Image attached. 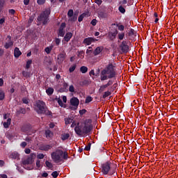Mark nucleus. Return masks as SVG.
Segmentation results:
<instances>
[{"mask_svg": "<svg viewBox=\"0 0 178 178\" xmlns=\"http://www.w3.org/2000/svg\"><path fill=\"white\" fill-rule=\"evenodd\" d=\"M51 159L54 163H63L65 161H67L69 155L67 152H63L62 149H57L55 152L51 154Z\"/></svg>", "mask_w": 178, "mask_h": 178, "instance_id": "nucleus-1", "label": "nucleus"}, {"mask_svg": "<svg viewBox=\"0 0 178 178\" xmlns=\"http://www.w3.org/2000/svg\"><path fill=\"white\" fill-rule=\"evenodd\" d=\"M79 124H80V123L78 122L74 128V131L77 136H83V134L90 136V134H91V131H92V124H86L82 128L81 126Z\"/></svg>", "mask_w": 178, "mask_h": 178, "instance_id": "nucleus-2", "label": "nucleus"}, {"mask_svg": "<svg viewBox=\"0 0 178 178\" xmlns=\"http://www.w3.org/2000/svg\"><path fill=\"white\" fill-rule=\"evenodd\" d=\"M35 111L38 115H47V116H52V112L48 110L45 102L41 100H38L36 102Z\"/></svg>", "mask_w": 178, "mask_h": 178, "instance_id": "nucleus-3", "label": "nucleus"}, {"mask_svg": "<svg viewBox=\"0 0 178 178\" xmlns=\"http://www.w3.org/2000/svg\"><path fill=\"white\" fill-rule=\"evenodd\" d=\"M102 74L108 75V79H113L116 77V66L113 63L107 65L102 70Z\"/></svg>", "mask_w": 178, "mask_h": 178, "instance_id": "nucleus-4", "label": "nucleus"}, {"mask_svg": "<svg viewBox=\"0 0 178 178\" xmlns=\"http://www.w3.org/2000/svg\"><path fill=\"white\" fill-rule=\"evenodd\" d=\"M49 15H51V8H47L38 16V21L41 22L43 26L48 24L49 22Z\"/></svg>", "mask_w": 178, "mask_h": 178, "instance_id": "nucleus-5", "label": "nucleus"}, {"mask_svg": "<svg viewBox=\"0 0 178 178\" xmlns=\"http://www.w3.org/2000/svg\"><path fill=\"white\" fill-rule=\"evenodd\" d=\"M111 165H112V163H111V161H106V163L102 164L101 168L103 175L109 174V171L111 170Z\"/></svg>", "mask_w": 178, "mask_h": 178, "instance_id": "nucleus-6", "label": "nucleus"}, {"mask_svg": "<svg viewBox=\"0 0 178 178\" xmlns=\"http://www.w3.org/2000/svg\"><path fill=\"white\" fill-rule=\"evenodd\" d=\"M70 105H72V106H75V107H71L70 108L72 111H76L77 109V107L79 106V104H80V100H79L77 97H73L70 100Z\"/></svg>", "mask_w": 178, "mask_h": 178, "instance_id": "nucleus-7", "label": "nucleus"}, {"mask_svg": "<svg viewBox=\"0 0 178 178\" xmlns=\"http://www.w3.org/2000/svg\"><path fill=\"white\" fill-rule=\"evenodd\" d=\"M120 49H121L122 54H127V52H129V45L127 44V41L123 40L120 44Z\"/></svg>", "mask_w": 178, "mask_h": 178, "instance_id": "nucleus-8", "label": "nucleus"}, {"mask_svg": "<svg viewBox=\"0 0 178 178\" xmlns=\"http://www.w3.org/2000/svg\"><path fill=\"white\" fill-rule=\"evenodd\" d=\"M120 6L118 8V10L119 12H120V13H126V9H124L126 8V6H129V3H127V1H122L120 2Z\"/></svg>", "mask_w": 178, "mask_h": 178, "instance_id": "nucleus-9", "label": "nucleus"}, {"mask_svg": "<svg viewBox=\"0 0 178 178\" xmlns=\"http://www.w3.org/2000/svg\"><path fill=\"white\" fill-rule=\"evenodd\" d=\"M119 31L117 29H115L113 31H109L108 33V38L110 41H114L115 38L118 36Z\"/></svg>", "mask_w": 178, "mask_h": 178, "instance_id": "nucleus-10", "label": "nucleus"}, {"mask_svg": "<svg viewBox=\"0 0 178 178\" xmlns=\"http://www.w3.org/2000/svg\"><path fill=\"white\" fill-rule=\"evenodd\" d=\"M96 41H98V40L94 38H91V37L86 38L83 41V44H84L85 45H91L92 42H95Z\"/></svg>", "mask_w": 178, "mask_h": 178, "instance_id": "nucleus-11", "label": "nucleus"}, {"mask_svg": "<svg viewBox=\"0 0 178 178\" xmlns=\"http://www.w3.org/2000/svg\"><path fill=\"white\" fill-rule=\"evenodd\" d=\"M66 59V53H60L57 56V63L58 65H62L63 61Z\"/></svg>", "mask_w": 178, "mask_h": 178, "instance_id": "nucleus-12", "label": "nucleus"}, {"mask_svg": "<svg viewBox=\"0 0 178 178\" xmlns=\"http://www.w3.org/2000/svg\"><path fill=\"white\" fill-rule=\"evenodd\" d=\"M33 156V154H31L30 156L22 161L24 166H26V165H32V163L34 162V159Z\"/></svg>", "mask_w": 178, "mask_h": 178, "instance_id": "nucleus-13", "label": "nucleus"}, {"mask_svg": "<svg viewBox=\"0 0 178 178\" xmlns=\"http://www.w3.org/2000/svg\"><path fill=\"white\" fill-rule=\"evenodd\" d=\"M52 148V145H41L40 146V151H46L48 152L49 149Z\"/></svg>", "mask_w": 178, "mask_h": 178, "instance_id": "nucleus-14", "label": "nucleus"}, {"mask_svg": "<svg viewBox=\"0 0 178 178\" xmlns=\"http://www.w3.org/2000/svg\"><path fill=\"white\" fill-rule=\"evenodd\" d=\"M21 130L22 131H23V133H26V131H30V130H31V125L29 124H24L21 127Z\"/></svg>", "mask_w": 178, "mask_h": 178, "instance_id": "nucleus-15", "label": "nucleus"}, {"mask_svg": "<svg viewBox=\"0 0 178 178\" xmlns=\"http://www.w3.org/2000/svg\"><path fill=\"white\" fill-rule=\"evenodd\" d=\"M72 37H73V33H72V32H67L64 36L65 42H69L72 39Z\"/></svg>", "mask_w": 178, "mask_h": 178, "instance_id": "nucleus-16", "label": "nucleus"}, {"mask_svg": "<svg viewBox=\"0 0 178 178\" xmlns=\"http://www.w3.org/2000/svg\"><path fill=\"white\" fill-rule=\"evenodd\" d=\"M22 55V51L18 47H15L14 49V56L15 58H19Z\"/></svg>", "mask_w": 178, "mask_h": 178, "instance_id": "nucleus-17", "label": "nucleus"}, {"mask_svg": "<svg viewBox=\"0 0 178 178\" xmlns=\"http://www.w3.org/2000/svg\"><path fill=\"white\" fill-rule=\"evenodd\" d=\"M44 134L46 136V138H52V137H54V132L49 129L46 130Z\"/></svg>", "mask_w": 178, "mask_h": 178, "instance_id": "nucleus-18", "label": "nucleus"}, {"mask_svg": "<svg viewBox=\"0 0 178 178\" xmlns=\"http://www.w3.org/2000/svg\"><path fill=\"white\" fill-rule=\"evenodd\" d=\"M102 52V47H97L93 51V55H95V56H97V55H99Z\"/></svg>", "mask_w": 178, "mask_h": 178, "instance_id": "nucleus-19", "label": "nucleus"}, {"mask_svg": "<svg viewBox=\"0 0 178 178\" xmlns=\"http://www.w3.org/2000/svg\"><path fill=\"white\" fill-rule=\"evenodd\" d=\"M12 122V119L8 118L6 122H4L3 126L4 129H8L9 126H10V123Z\"/></svg>", "mask_w": 178, "mask_h": 178, "instance_id": "nucleus-20", "label": "nucleus"}, {"mask_svg": "<svg viewBox=\"0 0 178 178\" xmlns=\"http://www.w3.org/2000/svg\"><path fill=\"white\" fill-rule=\"evenodd\" d=\"M107 74H102V70L100 74L101 81H105V80H108L109 79V75H106Z\"/></svg>", "mask_w": 178, "mask_h": 178, "instance_id": "nucleus-21", "label": "nucleus"}, {"mask_svg": "<svg viewBox=\"0 0 178 178\" xmlns=\"http://www.w3.org/2000/svg\"><path fill=\"white\" fill-rule=\"evenodd\" d=\"M98 17H101V19H106V17H108V14L104 11H99L98 13Z\"/></svg>", "mask_w": 178, "mask_h": 178, "instance_id": "nucleus-22", "label": "nucleus"}, {"mask_svg": "<svg viewBox=\"0 0 178 178\" xmlns=\"http://www.w3.org/2000/svg\"><path fill=\"white\" fill-rule=\"evenodd\" d=\"M10 47H13V41L8 40V42L5 44L4 48H6V49H9Z\"/></svg>", "mask_w": 178, "mask_h": 178, "instance_id": "nucleus-23", "label": "nucleus"}, {"mask_svg": "<svg viewBox=\"0 0 178 178\" xmlns=\"http://www.w3.org/2000/svg\"><path fill=\"white\" fill-rule=\"evenodd\" d=\"M54 48V45H50L49 47H47L44 49V52L47 54V55H49L51 54V51H52V49Z\"/></svg>", "mask_w": 178, "mask_h": 178, "instance_id": "nucleus-24", "label": "nucleus"}, {"mask_svg": "<svg viewBox=\"0 0 178 178\" xmlns=\"http://www.w3.org/2000/svg\"><path fill=\"white\" fill-rule=\"evenodd\" d=\"M112 26H116L120 31H123L124 30V25H120L119 24H112Z\"/></svg>", "mask_w": 178, "mask_h": 178, "instance_id": "nucleus-25", "label": "nucleus"}, {"mask_svg": "<svg viewBox=\"0 0 178 178\" xmlns=\"http://www.w3.org/2000/svg\"><path fill=\"white\" fill-rule=\"evenodd\" d=\"M87 72H88V67H87L86 66H81L80 67L81 73L86 74V73H87Z\"/></svg>", "mask_w": 178, "mask_h": 178, "instance_id": "nucleus-26", "label": "nucleus"}, {"mask_svg": "<svg viewBox=\"0 0 178 178\" xmlns=\"http://www.w3.org/2000/svg\"><path fill=\"white\" fill-rule=\"evenodd\" d=\"M70 137V135L69 134H63L61 135V140L63 141H65V140H67Z\"/></svg>", "mask_w": 178, "mask_h": 178, "instance_id": "nucleus-27", "label": "nucleus"}, {"mask_svg": "<svg viewBox=\"0 0 178 178\" xmlns=\"http://www.w3.org/2000/svg\"><path fill=\"white\" fill-rule=\"evenodd\" d=\"M17 115H20V113H22V115H26V108H20L19 111H17Z\"/></svg>", "mask_w": 178, "mask_h": 178, "instance_id": "nucleus-28", "label": "nucleus"}, {"mask_svg": "<svg viewBox=\"0 0 178 178\" xmlns=\"http://www.w3.org/2000/svg\"><path fill=\"white\" fill-rule=\"evenodd\" d=\"M46 92H47V95H52V94H54V88H48L46 90Z\"/></svg>", "mask_w": 178, "mask_h": 178, "instance_id": "nucleus-29", "label": "nucleus"}, {"mask_svg": "<svg viewBox=\"0 0 178 178\" xmlns=\"http://www.w3.org/2000/svg\"><path fill=\"white\" fill-rule=\"evenodd\" d=\"M45 165H46L47 168H49V169L52 170V168H54V165H52V163H51L48 161H45Z\"/></svg>", "mask_w": 178, "mask_h": 178, "instance_id": "nucleus-30", "label": "nucleus"}, {"mask_svg": "<svg viewBox=\"0 0 178 178\" xmlns=\"http://www.w3.org/2000/svg\"><path fill=\"white\" fill-rule=\"evenodd\" d=\"M76 67H77V65L76 64L70 67V68H69L70 73H73L74 72V70H76Z\"/></svg>", "mask_w": 178, "mask_h": 178, "instance_id": "nucleus-31", "label": "nucleus"}, {"mask_svg": "<svg viewBox=\"0 0 178 178\" xmlns=\"http://www.w3.org/2000/svg\"><path fill=\"white\" fill-rule=\"evenodd\" d=\"M3 99H5V92L0 90V101H3Z\"/></svg>", "mask_w": 178, "mask_h": 178, "instance_id": "nucleus-32", "label": "nucleus"}, {"mask_svg": "<svg viewBox=\"0 0 178 178\" xmlns=\"http://www.w3.org/2000/svg\"><path fill=\"white\" fill-rule=\"evenodd\" d=\"M56 101H57L58 105L61 106V108L63 107V102H62V99H60V97H58V98L56 97Z\"/></svg>", "mask_w": 178, "mask_h": 178, "instance_id": "nucleus-33", "label": "nucleus"}, {"mask_svg": "<svg viewBox=\"0 0 178 178\" xmlns=\"http://www.w3.org/2000/svg\"><path fill=\"white\" fill-rule=\"evenodd\" d=\"M65 124H70L73 122L72 118H68L65 119Z\"/></svg>", "mask_w": 178, "mask_h": 178, "instance_id": "nucleus-34", "label": "nucleus"}, {"mask_svg": "<svg viewBox=\"0 0 178 178\" xmlns=\"http://www.w3.org/2000/svg\"><path fill=\"white\" fill-rule=\"evenodd\" d=\"M105 88H108L106 84L100 86V88L99 89V92H104V91H105Z\"/></svg>", "mask_w": 178, "mask_h": 178, "instance_id": "nucleus-35", "label": "nucleus"}, {"mask_svg": "<svg viewBox=\"0 0 178 178\" xmlns=\"http://www.w3.org/2000/svg\"><path fill=\"white\" fill-rule=\"evenodd\" d=\"M65 29H66V23L63 22V23H61V24L58 29V31H65Z\"/></svg>", "mask_w": 178, "mask_h": 178, "instance_id": "nucleus-36", "label": "nucleus"}, {"mask_svg": "<svg viewBox=\"0 0 178 178\" xmlns=\"http://www.w3.org/2000/svg\"><path fill=\"white\" fill-rule=\"evenodd\" d=\"M118 40H120V41H122L124 38V33H118Z\"/></svg>", "mask_w": 178, "mask_h": 178, "instance_id": "nucleus-37", "label": "nucleus"}, {"mask_svg": "<svg viewBox=\"0 0 178 178\" xmlns=\"http://www.w3.org/2000/svg\"><path fill=\"white\" fill-rule=\"evenodd\" d=\"M65 34H66V32L65 31H58V37H65Z\"/></svg>", "mask_w": 178, "mask_h": 178, "instance_id": "nucleus-38", "label": "nucleus"}, {"mask_svg": "<svg viewBox=\"0 0 178 178\" xmlns=\"http://www.w3.org/2000/svg\"><path fill=\"white\" fill-rule=\"evenodd\" d=\"M92 101V97L91 96H88L86 98L85 104H90V102H91Z\"/></svg>", "mask_w": 178, "mask_h": 178, "instance_id": "nucleus-39", "label": "nucleus"}, {"mask_svg": "<svg viewBox=\"0 0 178 178\" xmlns=\"http://www.w3.org/2000/svg\"><path fill=\"white\" fill-rule=\"evenodd\" d=\"M111 94L112 93L109 90H108V91L104 92V94L102 96V98H104L105 99V98L109 97V95H111Z\"/></svg>", "mask_w": 178, "mask_h": 178, "instance_id": "nucleus-40", "label": "nucleus"}, {"mask_svg": "<svg viewBox=\"0 0 178 178\" xmlns=\"http://www.w3.org/2000/svg\"><path fill=\"white\" fill-rule=\"evenodd\" d=\"M31 63H33V60H29L26 61V69H30V66H31Z\"/></svg>", "mask_w": 178, "mask_h": 178, "instance_id": "nucleus-41", "label": "nucleus"}, {"mask_svg": "<svg viewBox=\"0 0 178 178\" xmlns=\"http://www.w3.org/2000/svg\"><path fill=\"white\" fill-rule=\"evenodd\" d=\"M84 17H86V14L83 13L82 15H81L79 17H78V22H83V19H84Z\"/></svg>", "mask_w": 178, "mask_h": 178, "instance_id": "nucleus-42", "label": "nucleus"}, {"mask_svg": "<svg viewBox=\"0 0 178 178\" xmlns=\"http://www.w3.org/2000/svg\"><path fill=\"white\" fill-rule=\"evenodd\" d=\"M76 20H77V14H74L70 18V22H76Z\"/></svg>", "mask_w": 178, "mask_h": 178, "instance_id": "nucleus-43", "label": "nucleus"}, {"mask_svg": "<svg viewBox=\"0 0 178 178\" xmlns=\"http://www.w3.org/2000/svg\"><path fill=\"white\" fill-rule=\"evenodd\" d=\"M134 34H136V32L134 31V29H131L130 31L128 33V35L129 37H131V36L134 35Z\"/></svg>", "mask_w": 178, "mask_h": 178, "instance_id": "nucleus-44", "label": "nucleus"}, {"mask_svg": "<svg viewBox=\"0 0 178 178\" xmlns=\"http://www.w3.org/2000/svg\"><path fill=\"white\" fill-rule=\"evenodd\" d=\"M51 176H52V177H54V178L58 177L59 176V172H58V171H54V172H53L51 173Z\"/></svg>", "mask_w": 178, "mask_h": 178, "instance_id": "nucleus-45", "label": "nucleus"}, {"mask_svg": "<svg viewBox=\"0 0 178 178\" xmlns=\"http://www.w3.org/2000/svg\"><path fill=\"white\" fill-rule=\"evenodd\" d=\"M11 157L13 158L14 159H17V158H19V154H17V152L12 153Z\"/></svg>", "mask_w": 178, "mask_h": 178, "instance_id": "nucleus-46", "label": "nucleus"}, {"mask_svg": "<svg viewBox=\"0 0 178 178\" xmlns=\"http://www.w3.org/2000/svg\"><path fill=\"white\" fill-rule=\"evenodd\" d=\"M6 137L8 138V140H13V138L15 136H13V134H10V133H7Z\"/></svg>", "mask_w": 178, "mask_h": 178, "instance_id": "nucleus-47", "label": "nucleus"}, {"mask_svg": "<svg viewBox=\"0 0 178 178\" xmlns=\"http://www.w3.org/2000/svg\"><path fill=\"white\" fill-rule=\"evenodd\" d=\"M77 56H79V58H81V56H83V58H84V51H78Z\"/></svg>", "mask_w": 178, "mask_h": 178, "instance_id": "nucleus-48", "label": "nucleus"}, {"mask_svg": "<svg viewBox=\"0 0 178 178\" xmlns=\"http://www.w3.org/2000/svg\"><path fill=\"white\" fill-rule=\"evenodd\" d=\"M3 5H5V1H0V13L2 12V9H3Z\"/></svg>", "mask_w": 178, "mask_h": 178, "instance_id": "nucleus-49", "label": "nucleus"}, {"mask_svg": "<svg viewBox=\"0 0 178 178\" xmlns=\"http://www.w3.org/2000/svg\"><path fill=\"white\" fill-rule=\"evenodd\" d=\"M85 151H90L91 149V143H89L84 148Z\"/></svg>", "mask_w": 178, "mask_h": 178, "instance_id": "nucleus-50", "label": "nucleus"}, {"mask_svg": "<svg viewBox=\"0 0 178 178\" xmlns=\"http://www.w3.org/2000/svg\"><path fill=\"white\" fill-rule=\"evenodd\" d=\"M33 22H34V17L31 16L28 20V23L30 26V24H31L33 23Z\"/></svg>", "mask_w": 178, "mask_h": 178, "instance_id": "nucleus-51", "label": "nucleus"}, {"mask_svg": "<svg viewBox=\"0 0 178 178\" xmlns=\"http://www.w3.org/2000/svg\"><path fill=\"white\" fill-rule=\"evenodd\" d=\"M73 10L70 9L69 10L68 13H67V16L68 17H72L73 16Z\"/></svg>", "mask_w": 178, "mask_h": 178, "instance_id": "nucleus-52", "label": "nucleus"}, {"mask_svg": "<svg viewBox=\"0 0 178 178\" xmlns=\"http://www.w3.org/2000/svg\"><path fill=\"white\" fill-rule=\"evenodd\" d=\"M22 75L24 76V77H29L30 76V73H29L26 71H23L22 72Z\"/></svg>", "mask_w": 178, "mask_h": 178, "instance_id": "nucleus-53", "label": "nucleus"}, {"mask_svg": "<svg viewBox=\"0 0 178 178\" xmlns=\"http://www.w3.org/2000/svg\"><path fill=\"white\" fill-rule=\"evenodd\" d=\"M97 23H98V21H97L95 19H93L90 22V24H92V26H97Z\"/></svg>", "mask_w": 178, "mask_h": 178, "instance_id": "nucleus-54", "label": "nucleus"}, {"mask_svg": "<svg viewBox=\"0 0 178 178\" xmlns=\"http://www.w3.org/2000/svg\"><path fill=\"white\" fill-rule=\"evenodd\" d=\"M54 41H55L56 45L57 46L60 44V39L58 38H56Z\"/></svg>", "mask_w": 178, "mask_h": 178, "instance_id": "nucleus-55", "label": "nucleus"}, {"mask_svg": "<svg viewBox=\"0 0 178 178\" xmlns=\"http://www.w3.org/2000/svg\"><path fill=\"white\" fill-rule=\"evenodd\" d=\"M69 91L70 92H74V86L73 85L70 86Z\"/></svg>", "mask_w": 178, "mask_h": 178, "instance_id": "nucleus-56", "label": "nucleus"}, {"mask_svg": "<svg viewBox=\"0 0 178 178\" xmlns=\"http://www.w3.org/2000/svg\"><path fill=\"white\" fill-rule=\"evenodd\" d=\"M44 154H39L37 156L38 159H44Z\"/></svg>", "mask_w": 178, "mask_h": 178, "instance_id": "nucleus-57", "label": "nucleus"}, {"mask_svg": "<svg viewBox=\"0 0 178 178\" xmlns=\"http://www.w3.org/2000/svg\"><path fill=\"white\" fill-rule=\"evenodd\" d=\"M112 84H113V81H112V80L111 79V80H109V81H108V83L106 84V86H107V87H109V86H112Z\"/></svg>", "mask_w": 178, "mask_h": 178, "instance_id": "nucleus-58", "label": "nucleus"}, {"mask_svg": "<svg viewBox=\"0 0 178 178\" xmlns=\"http://www.w3.org/2000/svg\"><path fill=\"white\" fill-rule=\"evenodd\" d=\"M86 113H87V110H86V109H82V110L79 111V114L80 115H84Z\"/></svg>", "mask_w": 178, "mask_h": 178, "instance_id": "nucleus-59", "label": "nucleus"}, {"mask_svg": "<svg viewBox=\"0 0 178 178\" xmlns=\"http://www.w3.org/2000/svg\"><path fill=\"white\" fill-rule=\"evenodd\" d=\"M22 102H23V104H26L27 105L29 104V99L23 98Z\"/></svg>", "mask_w": 178, "mask_h": 178, "instance_id": "nucleus-60", "label": "nucleus"}, {"mask_svg": "<svg viewBox=\"0 0 178 178\" xmlns=\"http://www.w3.org/2000/svg\"><path fill=\"white\" fill-rule=\"evenodd\" d=\"M8 13H10V15H15V13H16V11L13 9H10L8 10Z\"/></svg>", "mask_w": 178, "mask_h": 178, "instance_id": "nucleus-61", "label": "nucleus"}, {"mask_svg": "<svg viewBox=\"0 0 178 178\" xmlns=\"http://www.w3.org/2000/svg\"><path fill=\"white\" fill-rule=\"evenodd\" d=\"M116 87H118V83H114L111 87L112 91H115V90H116Z\"/></svg>", "mask_w": 178, "mask_h": 178, "instance_id": "nucleus-62", "label": "nucleus"}, {"mask_svg": "<svg viewBox=\"0 0 178 178\" xmlns=\"http://www.w3.org/2000/svg\"><path fill=\"white\" fill-rule=\"evenodd\" d=\"M21 147L22 148H26V146L27 145V143L26 142H22L21 144H20Z\"/></svg>", "mask_w": 178, "mask_h": 178, "instance_id": "nucleus-63", "label": "nucleus"}, {"mask_svg": "<svg viewBox=\"0 0 178 178\" xmlns=\"http://www.w3.org/2000/svg\"><path fill=\"white\" fill-rule=\"evenodd\" d=\"M48 173L47 172H44L42 174V177H47L48 176Z\"/></svg>", "mask_w": 178, "mask_h": 178, "instance_id": "nucleus-64", "label": "nucleus"}]
</instances>
